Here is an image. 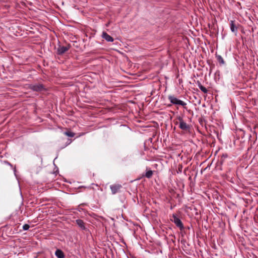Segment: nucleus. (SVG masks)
<instances>
[{
  "label": "nucleus",
  "mask_w": 258,
  "mask_h": 258,
  "mask_svg": "<svg viewBox=\"0 0 258 258\" xmlns=\"http://www.w3.org/2000/svg\"><path fill=\"white\" fill-rule=\"evenodd\" d=\"M168 99L169 100L170 102L173 104L180 105L182 106H184L186 105V103L184 101L179 100L177 98L172 95H170L168 96Z\"/></svg>",
  "instance_id": "obj_1"
},
{
  "label": "nucleus",
  "mask_w": 258,
  "mask_h": 258,
  "mask_svg": "<svg viewBox=\"0 0 258 258\" xmlns=\"http://www.w3.org/2000/svg\"><path fill=\"white\" fill-rule=\"evenodd\" d=\"M170 220L172 222L174 223V224L180 229H182L183 228L182 223L176 215L173 214Z\"/></svg>",
  "instance_id": "obj_2"
},
{
  "label": "nucleus",
  "mask_w": 258,
  "mask_h": 258,
  "mask_svg": "<svg viewBox=\"0 0 258 258\" xmlns=\"http://www.w3.org/2000/svg\"><path fill=\"white\" fill-rule=\"evenodd\" d=\"M179 120V127L182 130L187 131L189 128V126L185 122L181 117H178Z\"/></svg>",
  "instance_id": "obj_3"
},
{
  "label": "nucleus",
  "mask_w": 258,
  "mask_h": 258,
  "mask_svg": "<svg viewBox=\"0 0 258 258\" xmlns=\"http://www.w3.org/2000/svg\"><path fill=\"white\" fill-rule=\"evenodd\" d=\"M70 48L69 45L67 46H59L57 48V53L58 54H62L67 51Z\"/></svg>",
  "instance_id": "obj_4"
},
{
  "label": "nucleus",
  "mask_w": 258,
  "mask_h": 258,
  "mask_svg": "<svg viewBox=\"0 0 258 258\" xmlns=\"http://www.w3.org/2000/svg\"><path fill=\"white\" fill-rule=\"evenodd\" d=\"M102 37L103 39H104L105 40H106L108 42H113V38L105 32H102Z\"/></svg>",
  "instance_id": "obj_5"
},
{
  "label": "nucleus",
  "mask_w": 258,
  "mask_h": 258,
  "mask_svg": "<svg viewBox=\"0 0 258 258\" xmlns=\"http://www.w3.org/2000/svg\"><path fill=\"white\" fill-rule=\"evenodd\" d=\"M121 186L119 184L111 185H110V189L111 190L112 194H115L119 189L121 188Z\"/></svg>",
  "instance_id": "obj_6"
},
{
  "label": "nucleus",
  "mask_w": 258,
  "mask_h": 258,
  "mask_svg": "<svg viewBox=\"0 0 258 258\" xmlns=\"http://www.w3.org/2000/svg\"><path fill=\"white\" fill-rule=\"evenodd\" d=\"M230 26L231 31L233 33H236L238 28L234 21H230Z\"/></svg>",
  "instance_id": "obj_7"
},
{
  "label": "nucleus",
  "mask_w": 258,
  "mask_h": 258,
  "mask_svg": "<svg viewBox=\"0 0 258 258\" xmlns=\"http://www.w3.org/2000/svg\"><path fill=\"white\" fill-rule=\"evenodd\" d=\"M30 88L35 91H40L43 89V86L39 84L33 85L30 86Z\"/></svg>",
  "instance_id": "obj_8"
},
{
  "label": "nucleus",
  "mask_w": 258,
  "mask_h": 258,
  "mask_svg": "<svg viewBox=\"0 0 258 258\" xmlns=\"http://www.w3.org/2000/svg\"><path fill=\"white\" fill-rule=\"evenodd\" d=\"M55 254L57 258H64V257L63 252L59 249H57L55 251Z\"/></svg>",
  "instance_id": "obj_9"
},
{
  "label": "nucleus",
  "mask_w": 258,
  "mask_h": 258,
  "mask_svg": "<svg viewBox=\"0 0 258 258\" xmlns=\"http://www.w3.org/2000/svg\"><path fill=\"white\" fill-rule=\"evenodd\" d=\"M76 223L77 225L82 229H84L85 228L84 222L81 219H78L76 220Z\"/></svg>",
  "instance_id": "obj_10"
},
{
  "label": "nucleus",
  "mask_w": 258,
  "mask_h": 258,
  "mask_svg": "<svg viewBox=\"0 0 258 258\" xmlns=\"http://www.w3.org/2000/svg\"><path fill=\"white\" fill-rule=\"evenodd\" d=\"M153 175V172L152 170H149L146 172V177L149 178H150Z\"/></svg>",
  "instance_id": "obj_11"
},
{
  "label": "nucleus",
  "mask_w": 258,
  "mask_h": 258,
  "mask_svg": "<svg viewBox=\"0 0 258 258\" xmlns=\"http://www.w3.org/2000/svg\"><path fill=\"white\" fill-rule=\"evenodd\" d=\"M217 60H218V61H219L220 63H222V64H224V60H223V58L222 57V56H220V55H217Z\"/></svg>",
  "instance_id": "obj_12"
},
{
  "label": "nucleus",
  "mask_w": 258,
  "mask_h": 258,
  "mask_svg": "<svg viewBox=\"0 0 258 258\" xmlns=\"http://www.w3.org/2000/svg\"><path fill=\"white\" fill-rule=\"evenodd\" d=\"M199 87L201 90L204 93H206L207 92L208 90L204 86L200 85Z\"/></svg>",
  "instance_id": "obj_13"
},
{
  "label": "nucleus",
  "mask_w": 258,
  "mask_h": 258,
  "mask_svg": "<svg viewBox=\"0 0 258 258\" xmlns=\"http://www.w3.org/2000/svg\"><path fill=\"white\" fill-rule=\"evenodd\" d=\"M64 134L70 137H73L75 136V134L74 133L70 132H65Z\"/></svg>",
  "instance_id": "obj_14"
},
{
  "label": "nucleus",
  "mask_w": 258,
  "mask_h": 258,
  "mask_svg": "<svg viewBox=\"0 0 258 258\" xmlns=\"http://www.w3.org/2000/svg\"><path fill=\"white\" fill-rule=\"evenodd\" d=\"M30 226L28 224H24L23 226V230H27L29 229Z\"/></svg>",
  "instance_id": "obj_15"
}]
</instances>
